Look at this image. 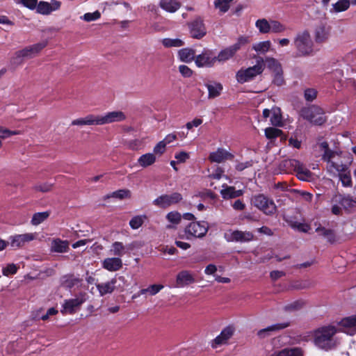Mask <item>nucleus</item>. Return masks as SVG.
Instances as JSON below:
<instances>
[{"mask_svg": "<svg viewBox=\"0 0 356 356\" xmlns=\"http://www.w3.org/2000/svg\"><path fill=\"white\" fill-rule=\"evenodd\" d=\"M264 70V60L259 58L257 60L256 65L245 69L241 68L236 74V81L240 83H244L251 81L254 78L261 74Z\"/></svg>", "mask_w": 356, "mask_h": 356, "instance_id": "nucleus-4", "label": "nucleus"}, {"mask_svg": "<svg viewBox=\"0 0 356 356\" xmlns=\"http://www.w3.org/2000/svg\"><path fill=\"white\" fill-rule=\"evenodd\" d=\"M72 126L98 125L97 115L90 114L84 118L73 120Z\"/></svg>", "mask_w": 356, "mask_h": 356, "instance_id": "nucleus-27", "label": "nucleus"}, {"mask_svg": "<svg viewBox=\"0 0 356 356\" xmlns=\"http://www.w3.org/2000/svg\"><path fill=\"white\" fill-rule=\"evenodd\" d=\"M163 285L162 284H152L148 287V293L151 296H154L157 294L162 289H163Z\"/></svg>", "mask_w": 356, "mask_h": 356, "instance_id": "nucleus-61", "label": "nucleus"}, {"mask_svg": "<svg viewBox=\"0 0 356 356\" xmlns=\"http://www.w3.org/2000/svg\"><path fill=\"white\" fill-rule=\"evenodd\" d=\"M248 42L247 37L241 36L238 38L237 42L222 50H221L217 56H216V61L224 63L229 59L232 58L235 54L241 49V46Z\"/></svg>", "mask_w": 356, "mask_h": 356, "instance_id": "nucleus-10", "label": "nucleus"}, {"mask_svg": "<svg viewBox=\"0 0 356 356\" xmlns=\"http://www.w3.org/2000/svg\"><path fill=\"white\" fill-rule=\"evenodd\" d=\"M179 56L180 59L184 62H191L195 60V51L191 49H182L179 51Z\"/></svg>", "mask_w": 356, "mask_h": 356, "instance_id": "nucleus-38", "label": "nucleus"}, {"mask_svg": "<svg viewBox=\"0 0 356 356\" xmlns=\"http://www.w3.org/2000/svg\"><path fill=\"white\" fill-rule=\"evenodd\" d=\"M234 328L232 326H227L224 328L220 334L213 341L212 347L216 348L218 346L225 344L233 336Z\"/></svg>", "mask_w": 356, "mask_h": 356, "instance_id": "nucleus-21", "label": "nucleus"}, {"mask_svg": "<svg viewBox=\"0 0 356 356\" xmlns=\"http://www.w3.org/2000/svg\"><path fill=\"white\" fill-rule=\"evenodd\" d=\"M209 224L206 221H193L184 229L185 238L191 240L195 238H203L207 233Z\"/></svg>", "mask_w": 356, "mask_h": 356, "instance_id": "nucleus-7", "label": "nucleus"}, {"mask_svg": "<svg viewBox=\"0 0 356 356\" xmlns=\"http://www.w3.org/2000/svg\"><path fill=\"white\" fill-rule=\"evenodd\" d=\"M225 238L228 242L245 243L252 241L254 234L248 231L243 232L241 230H235L231 232L229 234H225Z\"/></svg>", "mask_w": 356, "mask_h": 356, "instance_id": "nucleus-16", "label": "nucleus"}, {"mask_svg": "<svg viewBox=\"0 0 356 356\" xmlns=\"http://www.w3.org/2000/svg\"><path fill=\"white\" fill-rule=\"evenodd\" d=\"M282 133V130L274 127H268L265 129V136L268 139L276 138L279 137Z\"/></svg>", "mask_w": 356, "mask_h": 356, "instance_id": "nucleus-49", "label": "nucleus"}, {"mask_svg": "<svg viewBox=\"0 0 356 356\" xmlns=\"http://www.w3.org/2000/svg\"><path fill=\"white\" fill-rule=\"evenodd\" d=\"M163 45L166 48L179 47L184 44V41L179 38H164L162 40Z\"/></svg>", "mask_w": 356, "mask_h": 356, "instance_id": "nucleus-43", "label": "nucleus"}, {"mask_svg": "<svg viewBox=\"0 0 356 356\" xmlns=\"http://www.w3.org/2000/svg\"><path fill=\"white\" fill-rule=\"evenodd\" d=\"M156 161V156L153 153H147L141 155L137 161L138 165L147 168L153 165Z\"/></svg>", "mask_w": 356, "mask_h": 356, "instance_id": "nucleus-35", "label": "nucleus"}, {"mask_svg": "<svg viewBox=\"0 0 356 356\" xmlns=\"http://www.w3.org/2000/svg\"><path fill=\"white\" fill-rule=\"evenodd\" d=\"M332 213L334 215H342V209L348 213L356 211V195L337 193L332 197Z\"/></svg>", "mask_w": 356, "mask_h": 356, "instance_id": "nucleus-2", "label": "nucleus"}, {"mask_svg": "<svg viewBox=\"0 0 356 356\" xmlns=\"http://www.w3.org/2000/svg\"><path fill=\"white\" fill-rule=\"evenodd\" d=\"M160 7L169 13L176 12L181 6V3L177 0H160Z\"/></svg>", "mask_w": 356, "mask_h": 356, "instance_id": "nucleus-32", "label": "nucleus"}, {"mask_svg": "<svg viewBox=\"0 0 356 356\" xmlns=\"http://www.w3.org/2000/svg\"><path fill=\"white\" fill-rule=\"evenodd\" d=\"M194 282V276L188 270H181L177 275L176 286L177 287H184Z\"/></svg>", "mask_w": 356, "mask_h": 356, "instance_id": "nucleus-23", "label": "nucleus"}, {"mask_svg": "<svg viewBox=\"0 0 356 356\" xmlns=\"http://www.w3.org/2000/svg\"><path fill=\"white\" fill-rule=\"evenodd\" d=\"M49 3L47 1H40L39 3L37 2L36 6V10L37 13L42 14V15H49L51 13V9L50 8Z\"/></svg>", "mask_w": 356, "mask_h": 356, "instance_id": "nucleus-45", "label": "nucleus"}, {"mask_svg": "<svg viewBox=\"0 0 356 356\" xmlns=\"http://www.w3.org/2000/svg\"><path fill=\"white\" fill-rule=\"evenodd\" d=\"M126 118V115L120 111L108 112L103 115H97L98 125L122 122Z\"/></svg>", "mask_w": 356, "mask_h": 356, "instance_id": "nucleus-15", "label": "nucleus"}, {"mask_svg": "<svg viewBox=\"0 0 356 356\" xmlns=\"http://www.w3.org/2000/svg\"><path fill=\"white\" fill-rule=\"evenodd\" d=\"M293 44L298 56H310L314 54V42L307 31L299 32L296 35Z\"/></svg>", "mask_w": 356, "mask_h": 356, "instance_id": "nucleus-3", "label": "nucleus"}, {"mask_svg": "<svg viewBox=\"0 0 356 356\" xmlns=\"http://www.w3.org/2000/svg\"><path fill=\"white\" fill-rule=\"evenodd\" d=\"M320 147L324 151L322 159L327 163V170L329 173H334V171L341 172L347 168V165L343 163L339 164L332 161V159L334 158L335 155L338 154V152L330 150L327 142H322L320 144Z\"/></svg>", "mask_w": 356, "mask_h": 356, "instance_id": "nucleus-6", "label": "nucleus"}, {"mask_svg": "<svg viewBox=\"0 0 356 356\" xmlns=\"http://www.w3.org/2000/svg\"><path fill=\"white\" fill-rule=\"evenodd\" d=\"M146 219L145 215L136 216L130 220L129 225L133 229H137L142 226Z\"/></svg>", "mask_w": 356, "mask_h": 356, "instance_id": "nucleus-44", "label": "nucleus"}, {"mask_svg": "<svg viewBox=\"0 0 356 356\" xmlns=\"http://www.w3.org/2000/svg\"><path fill=\"white\" fill-rule=\"evenodd\" d=\"M271 356H303V352L300 348H286L275 351Z\"/></svg>", "mask_w": 356, "mask_h": 356, "instance_id": "nucleus-34", "label": "nucleus"}, {"mask_svg": "<svg viewBox=\"0 0 356 356\" xmlns=\"http://www.w3.org/2000/svg\"><path fill=\"white\" fill-rule=\"evenodd\" d=\"M316 232L319 236H323L327 239V241L330 243H334L336 241V235L334 231L331 229H327L324 227L319 225L316 229Z\"/></svg>", "mask_w": 356, "mask_h": 356, "instance_id": "nucleus-33", "label": "nucleus"}, {"mask_svg": "<svg viewBox=\"0 0 356 356\" xmlns=\"http://www.w3.org/2000/svg\"><path fill=\"white\" fill-rule=\"evenodd\" d=\"M134 248V245L133 244L124 246L122 242L115 241L112 243L109 251L111 254L120 258L127 253L129 250H132Z\"/></svg>", "mask_w": 356, "mask_h": 356, "instance_id": "nucleus-24", "label": "nucleus"}, {"mask_svg": "<svg viewBox=\"0 0 356 356\" xmlns=\"http://www.w3.org/2000/svg\"><path fill=\"white\" fill-rule=\"evenodd\" d=\"M17 267L14 264H8L6 268L2 269L3 275L8 276L9 275H13L17 273Z\"/></svg>", "mask_w": 356, "mask_h": 356, "instance_id": "nucleus-59", "label": "nucleus"}, {"mask_svg": "<svg viewBox=\"0 0 356 356\" xmlns=\"http://www.w3.org/2000/svg\"><path fill=\"white\" fill-rule=\"evenodd\" d=\"M317 97V90L314 88H307L304 92V97L307 102H313Z\"/></svg>", "mask_w": 356, "mask_h": 356, "instance_id": "nucleus-51", "label": "nucleus"}, {"mask_svg": "<svg viewBox=\"0 0 356 356\" xmlns=\"http://www.w3.org/2000/svg\"><path fill=\"white\" fill-rule=\"evenodd\" d=\"M234 0H215L214 6L219 9L221 13H226L230 7V3Z\"/></svg>", "mask_w": 356, "mask_h": 356, "instance_id": "nucleus-46", "label": "nucleus"}, {"mask_svg": "<svg viewBox=\"0 0 356 356\" xmlns=\"http://www.w3.org/2000/svg\"><path fill=\"white\" fill-rule=\"evenodd\" d=\"M286 30L284 24L277 20L270 21V31L275 33H282Z\"/></svg>", "mask_w": 356, "mask_h": 356, "instance_id": "nucleus-47", "label": "nucleus"}, {"mask_svg": "<svg viewBox=\"0 0 356 356\" xmlns=\"http://www.w3.org/2000/svg\"><path fill=\"white\" fill-rule=\"evenodd\" d=\"M102 267L111 272L117 271L122 267V261L119 257L106 258L102 261Z\"/></svg>", "mask_w": 356, "mask_h": 356, "instance_id": "nucleus-25", "label": "nucleus"}, {"mask_svg": "<svg viewBox=\"0 0 356 356\" xmlns=\"http://www.w3.org/2000/svg\"><path fill=\"white\" fill-rule=\"evenodd\" d=\"M50 215V211L38 212L33 214L31 222L33 225L37 226L46 220Z\"/></svg>", "mask_w": 356, "mask_h": 356, "instance_id": "nucleus-39", "label": "nucleus"}, {"mask_svg": "<svg viewBox=\"0 0 356 356\" xmlns=\"http://www.w3.org/2000/svg\"><path fill=\"white\" fill-rule=\"evenodd\" d=\"M101 17V14L98 10L94 13H87L81 17V19L86 22H92L98 19Z\"/></svg>", "mask_w": 356, "mask_h": 356, "instance_id": "nucleus-52", "label": "nucleus"}, {"mask_svg": "<svg viewBox=\"0 0 356 356\" xmlns=\"http://www.w3.org/2000/svg\"><path fill=\"white\" fill-rule=\"evenodd\" d=\"M255 26L261 33H268L270 32V22H268L266 19H257L255 22Z\"/></svg>", "mask_w": 356, "mask_h": 356, "instance_id": "nucleus-41", "label": "nucleus"}, {"mask_svg": "<svg viewBox=\"0 0 356 356\" xmlns=\"http://www.w3.org/2000/svg\"><path fill=\"white\" fill-rule=\"evenodd\" d=\"M205 86L208 90L209 99H214L220 96L223 89L222 85L216 81L207 83Z\"/></svg>", "mask_w": 356, "mask_h": 356, "instance_id": "nucleus-28", "label": "nucleus"}, {"mask_svg": "<svg viewBox=\"0 0 356 356\" xmlns=\"http://www.w3.org/2000/svg\"><path fill=\"white\" fill-rule=\"evenodd\" d=\"M216 62V56L209 49H204L202 54L195 56V63L199 67H212Z\"/></svg>", "mask_w": 356, "mask_h": 356, "instance_id": "nucleus-17", "label": "nucleus"}, {"mask_svg": "<svg viewBox=\"0 0 356 356\" xmlns=\"http://www.w3.org/2000/svg\"><path fill=\"white\" fill-rule=\"evenodd\" d=\"M332 8L330 13H341L347 10L348 7V1L347 0H339L332 5Z\"/></svg>", "mask_w": 356, "mask_h": 356, "instance_id": "nucleus-42", "label": "nucleus"}, {"mask_svg": "<svg viewBox=\"0 0 356 356\" xmlns=\"http://www.w3.org/2000/svg\"><path fill=\"white\" fill-rule=\"evenodd\" d=\"M305 305V302L302 300H296L286 306L287 310H298L302 309Z\"/></svg>", "mask_w": 356, "mask_h": 356, "instance_id": "nucleus-54", "label": "nucleus"}, {"mask_svg": "<svg viewBox=\"0 0 356 356\" xmlns=\"http://www.w3.org/2000/svg\"><path fill=\"white\" fill-rule=\"evenodd\" d=\"M36 237L34 233H26L22 234H16L11 236L9 238V244L13 248H19L24 246L26 243L33 241Z\"/></svg>", "mask_w": 356, "mask_h": 356, "instance_id": "nucleus-18", "label": "nucleus"}, {"mask_svg": "<svg viewBox=\"0 0 356 356\" xmlns=\"http://www.w3.org/2000/svg\"><path fill=\"white\" fill-rule=\"evenodd\" d=\"M191 36L195 39H201L207 34L206 26L203 19L198 17L188 23Z\"/></svg>", "mask_w": 356, "mask_h": 356, "instance_id": "nucleus-14", "label": "nucleus"}, {"mask_svg": "<svg viewBox=\"0 0 356 356\" xmlns=\"http://www.w3.org/2000/svg\"><path fill=\"white\" fill-rule=\"evenodd\" d=\"M202 123V120L200 118H195L191 122H188L186 124V127L188 129H191L193 127H197Z\"/></svg>", "mask_w": 356, "mask_h": 356, "instance_id": "nucleus-64", "label": "nucleus"}, {"mask_svg": "<svg viewBox=\"0 0 356 356\" xmlns=\"http://www.w3.org/2000/svg\"><path fill=\"white\" fill-rule=\"evenodd\" d=\"M243 191L242 190H236L234 186H229L227 184L222 185V189L220 191V195L223 199L229 200L242 196Z\"/></svg>", "mask_w": 356, "mask_h": 356, "instance_id": "nucleus-26", "label": "nucleus"}, {"mask_svg": "<svg viewBox=\"0 0 356 356\" xmlns=\"http://www.w3.org/2000/svg\"><path fill=\"white\" fill-rule=\"evenodd\" d=\"M69 249L68 242L60 239H54L51 243V250L55 252L63 253Z\"/></svg>", "mask_w": 356, "mask_h": 356, "instance_id": "nucleus-36", "label": "nucleus"}, {"mask_svg": "<svg viewBox=\"0 0 356 356\" xmlns=\"http://www.w3.org/2000/svg\"><path fill=\"white\" fill-rule=\"evenodd\" d=\"M266 63L267 64L268 67L273 70V72L280 70V69L282 68L280 63L274 58H266Z\"/></svg>", "mask_w": 356, "mask_h": 356, "instance_id": "nucleus-50", "label": "nucleus"}, {"mask_svg": "<svg viewBox=\"0 0 356 356\" xmlns=\"http://www.w3.org/2000/svg\"><path fill=\"white\" fill-rule=\"evenodd\" d=\"M330 33V29L329 27L321 25L316 29L315 31V40L317 43H323L326 42Z\"/></svg>", "mask_w": 356, "mask_h": 356, "instance_id": "nucleus-29", "label": "nucleus"}, {"mask_svg": "<svg viewBox=\"0 0 356 356\" xmlns=\"http://www.w3.org/2000/svg\"><path fill=\"white\" fill-rule=\"evenodd\" d=\"M273 72L274 76L273 82L277 86H282L284 82L282 68H280V70H277Z\"/></svg>", "mask_w": 356, "mask_h": 356, "instance_id": "nucleus-58", "label": "nucleus"}, {"mask_svg": "<svg viewBox=\"0 0 356 356\" xmlns=\"http://www.w3.org/2000/svg\"><path fill=\"white\" fill-rule=\"evenodd\" d=\"M169 222L174 224H178L181 220V214L177 211H171L166 216Z\"/></svg>", "mask_w": 356, "mask_h": 356, "instance_id": "nucleus-57", "label": "nucleus"}, {"mask_svg": "<svg viewBox=\"0 0 356 356\" xmlns=\"http://www.w3.org/2000/svg\"><path fill=\"white\" fill-rule=\"evenodd\" d=\"M179 71L184 77H190L193 74V71L185 65H181Z\"/></svg>", "mask_w": 356, "mask_h": 356, "instance_id": "nucleus-62", "label": "nucleus"}, {"mask_svg": "<svg viewBox=\"0 0 356 356\" xmlns=\"http://www.w3.org/2000/svg\"><path fill=\"white\" fill-rule=\"evenodd\" d=\"M82 281L81 279L75 276L74 274H67L60 277V284L65 288L71 289L79 284Z\"/></svg>", "mask_w": 356, "mask_h": 356, "instance_id": "nucleus-30", "label": "nucleus"}, {"mask_svg": "<svg viewBox=\"0 0 356 356\" xmlns=\"http://www.w3.org/2000/svg\"><path fill=\"white\" fill-rule=\"evenodd\" d=\"M111 197L122 200L130 197V191L127 189H121L113 192Z\"/></svg>", "mask_w": 356, "mask_h": 356, "instance_id": "nucleus-56", "label": "nucleus"}, {"mask_svg": "<svg viewBox=\"0 0 356 356\" xmlns=\"http://www.w3.org/2000/svg\"><path fill=\"white\" fill-rule=\"evenodd\" d=\"M252 204L266 216H273L277 211L274 201L264 194H257L251 199Z\"/></svg>", "mask_w": 356, "mask_h": 356, "instance_id": "nucleus-5", "label": "nucleus"}, {"mask_svg": "<svg viewBox=\"0 0 356 356\" xmlns=\"http://www.w3.org/2000/svg\"><path fill=\"white\" fill-rule=\"evenodd\" d=\"M271 47V42L270 40H266L255 43L252 45V49L259 54H265L269 51Z\"/></svg>", "mask_w": 356, "mask_h": 356, "instance_id": "nucleus-40", "label": "nucleus"}, {"mask_svg": "<svg viewBox=\"0 0 356 356\" xmlns=\"http://www.w3.org/2000/svg\"><path fill=\"white\" fill-rule=\"evenodd\" d=\"M339 325L341 331L353 335L356 333V314L343 318Z\"/></svg>", "mask_w": 356, "mask_h": 356, "instance_id": "nucleus-20", "label": "nucleus"}, {"mask_svg": "<svg viewBox=\"0 0 356 356\" xmlns=\"http://www.w3.org/2000/svg\"><path fill=\"white\" fill-rule=\"evenodd\" d=\"M339 330L334 325H325L318 327L314 332V343L321 349L332 350L339 343L335 334Z\"/></svg>", "mask_w": 356, "mask_h": 356, "instance_id": "nucleus-1", "label": "nucleus"}, {"mask_svg": "<svg viewBox=\"0 0 356 356\" xmlns=\"http://www.w3.org/2000/svg\"><path fill=\"white\" fill-rule=\"evenodd\" d=\"M289 325L290 322L288 321L275 323L259 330L257 333V335L260 339H263L268 337L273 332L284 330L288 327Z\"/></svg>", "mask_w": 356, "mask_h": 356, "instance_id": "nucleus-19", "label": "nucleus"}, {"mask_svg": "<svg viewBox=\"0 0 356 356\" xmlns=\"http://www.w3.org/2000/svg\"><path fill=\"white\" fill-rule=\"evenodd\" d=\"M15 2L17 4H22L24 7L30 9L34 10L37 6V0H15Z\"/></svg>", "mask_w": 356, "mask_h": 356, "instance_id": "nucleus-53", "label": "nucleus"}, {"mask_svg": "<svg viewBox=\"0 0 356 356\" xmlns=\"http://www.w3.org/2000/svg\"><path fill=\"white\" fill-rule=\"evenodd\" d=\"M47 41L44 40L40 42L28 46L22 50L17 51L15 53L14 60L20 58H31L39 54L47 45Z\"/></svg>", "mask_w": 356, "mask_h": 356, "instance_id": "nucleus-12", "label": "nucleus"}, {"mask_svg": "<svg viewBox=\"0 0 356 356\" xmlns=\"http://www.w3.org/2000/svg\"><path fill=\"white\" fill-rule=\"evenodd\" d=\"M179 193H173L170 195H162L153 201V204L160 208H167L172 204H177L182 200Z\"/></svg>", "mask_w": 356, "mask_h": 356, "instance_id": "nucleus-13", "label": "nucleus"}, {"mask_svg": "<svg viewBox=\"0 0 356 356\" xmlns=\"http://www.w3.org/2000/svg\"><path fill=\"white\" fill-rule=\"evenodd\" d=\"M86 293H79L75 298L65 300L62 305L61 313L63 314H74L86 301Z\"/></svg>", "mask_w": 356, "mask_h": 356, "instance_id": "nucleus-11", "label": "nucleus"}, {"mask_svg": "<svg viewBox=\"0 0 356 356\" xmlns=\"http://www.w3.org/2000/svg\"><path fill=\"white\" fill-rule=\"evenodd\" d=\"M234 158V155L222 148H218L216 152L209 154V159L213 163H222Z\"/></svg>", "mask_w": 356, "mask_h": 356, "instance_id": "nucleus-22", "label": "nucleus"}, {"mask_svg": "<svg viewBox=\"0 0 356 356\" xmlns=\"http://www.w3.org/2000/svg\"><path fill=\"white\" fill-rule=\"evenodd\" d=\"M284 166L296 172L297 177L302 181H310L312 173L302 163L296 159H288L284 161Z\"/></svg>", "mask_w": 356, "mask_h": 356, "instance_id": "nucleus-9", "label": "nucleus"}, {"mask_svg": "<svg viewBox=\"0 0 356 356\" xmlns=\"http://www.w3.org/2000/svg\"><path fill=\"white\" fill-rule=\"evenodd\" d=\"M52 184L49 183H42L35 185L33 188L35 191H40L42 193H47L51 190Z\"/></svg>", "mask_w": 356, "mask_h": 356, "instance_id": "nucleus-55", "label": "nucleus"}, {"mask_svg": "<svg viewBox=\"0 0 356 356\" xmlns=\"http://www.w3.org/2000/svg\"><path fill=\"white\" fill-rule=\"evenodd\" d=\"M300 115L316 125H321L326 121L323 109L315 105L302 108Z\"/></svg>", "mask_w": 356, "mask_h": 356, "instance_id": "nucleus-8", "label": "nucleus"}, {"mask_svg": "<svg viewBox=\"0 0 356 356\" xmlns=\"http://www.w3.org/2000/svg\"><path fill=\"white\" fill-rule=\"evenodd\" d=\"M116 282L117 280L113 278L109 282L96 284L100 296H103L107 293H111L115 290Z\"/></svg>", "mask_w": 356, "mask_h": 356, "instance_id": "nucleus-31", "label": "nucleus"}, {"mask_svg": "<svg viewBox=\"0 0 356 356\" xmlns=\"http://www.w3.org/2000/svg\"><path fill=\"white\" fill-rule=\"evenodd\" d=\"M270 122L274 126H280L282 124L281 115L274 111L270 116Z\"/></svg>", "mask_w": 356, "mask_h": 356, "instance_id": "nucleus-60", "label": "nucleus"}, {"mask_svg": "<svg viewBox=\"0 0 356 356\" xmlns=\"http://www.w3.org/2000/svg\"><path fill=\"white\" fill-rule=\"evenodd\" d=\"M22 132L20 131H11L2 126H0V140L6 139L14 135H19Z\"/></svg>", "mask_w": 356, "mask_h": 356, "instance_id": "nucleus-48", "label": "nucleus"}, {"mask_svg": "<svg viewBox=\"0 0 356 356\" xmlns=\"http://www.w3.org/2000/svg\"><path fill=\"white\" fill-rule=\"evenodd\" d=\"M165 146L166 145L163 142L162 140L160 141L154 147V153L153 154H158L159 155H161L164 153L165 150Z\"/></svg>", "mask_w": 356, "mask_h": 356, "instance_id": "nucleus-63", "label": "nucleus"}, {"mask_svg": "<svg viewBox=\"0 0 356 356\" xmlns=\"http://www.w3.org/2000/svg\"><path fill=\"white\" fill-rule=\"evenodd\" d=\"M348 168L347 167L345 170L341 172L334 171V173H332L335 175L336 173L338 172L339 179L341 180V184L344 187H351L353 185L350 173L349 171H348Z\"/></svg>", "mask_w": 356, "mask_h": 356, "instance_id": "nucleus-37", "label": "nucleus"}]
</instances>
